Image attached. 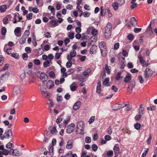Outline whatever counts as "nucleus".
<instances>
[{"label": "nucleus", "instance_id": "obj_1", "mask_svg": "<svg viewBox=\"0 0 157 157\" xmlns=\"http://www.w3.org/2000/svg\"><path fill=\"white\" fill-rule=\"evenodd\" d=\"M157 75V72L151 69L149 67L146 68L144 73V77L145 78H147L152 76H155Z\"/></svg>", "mask_w": 157, "mask_h": 157}, {"label": "nucleus", "instance_id": "obj_2", "mask_svg": "<svg viewBox=\"0 0 157 157\" xmlns=\"http://www.w3.org/2000/svg\"><path fill=\"white\" fill-rule=\"evenodd\" d=\"M99 47L102 56H105V55H104L103 53L104 51L106 52L107 51V48L106 46L105 43L103 41H101L99 43Z\"/></svg>", "mask_w": 157, "mask_h": 157}, {"label": "nucleus", "instance_id": "obj_3", "mask_svg": "<svg viewBox=\"0 0 157 157\" xmlns=\"http://www.w3.org/2000/svg\"><path fill=\"white\" fill-rule=\"evenodd\" d=\"M12 136L13 135L11 130L10 129H7L5 131L2 136V138H3V140H4V138L9 139L10 137Z\"/></svg>", "mask_w": 157, "mask_h": 157}, {"label": "nucleus", "instance_id": "obj_4", "mask_svg": "<svg viewBox=\"0 0 157 157\" xmlns=\"http://www.w3.org/2000/svg\"><path fill=\"white\" fill-rule=\"evenodd\" d=\"M10 73L8 71H6L0 77V82H3L8 78Z\"/></svg>", "mask_w": 157, "mask_h": 157}, {"label": "nucleus", "instance_id": "obj_5", "mask_svg": "<svg viewBox=\"0 0 157 157\" xmlns=\"http://www.w3.org/2000/svg\"><path fill=\"white\" fill-rule=\"evenodd\" d=\"M39 72V75H38V77L40 78V80L43 82L46 81L48 78L47 75L44 73Z\"/></svg>", "mask_w": 157, "mask_h": 157}, {"label": "nucleus", "instance_id": "obj_6", "mask_svg": "<svg viewBox=\"0 0 157 157\" xmlns=\"http://www.w3.org/2000/svg\"><path fill=\"white\" fill-rule=\"evenodd\" d=\"M10 154L13 156H18L21 155V153L17 149H11L10 150Z\"/></svg>", "mask_w": 157, "mask_h": 157}, {"label": "nucleus", "instance_id": "obj_7", "mask_svg": "<svg viewBox=\"0 0 157 157\" xmlns=\"http://www.w3.org/2000/svg\"><path fill=\"white\" fill-rule=\"evenodd\" d=\"M75 129V124L73 123H71L68 126L67 129V132L68 134L71 133Z\"/></svg>", "mask_w": 157, "mask_h": 157}, {"label": "nucleus", "instance_id": "obj_8", "mask_svg": "<svg viewBox=\"0 0 157 157\" xmlns=\"http://www.w3.org/2000/svg\"><path fill=\"white\" fill-rule=\"evenodd\" d=\"M84 123L83 121H80L78 123L76 129H79L81 131V132H82L84 130Z\"/></svg>", "mask_w": 157, "mask_h": 157}, {"label": "nucleus", "instance_id": "obj_9", "mask_svg": "<svg viewBox=\"0 0 157 157\" xmlns=\"http://www.w3.org/2000/svg\"><path fill=\"white\" fill-rule=\"evenodd\" d=\"M138 58L139 59L140 62L143 67H147L148 66V63H145L146 61L144 59L142 56H138Z\"/></svg>", "mask_w": 157, "mask_h": 157}, {"label": "nucleus", "instance_id": "obj_10", "mask_svg": "<svg viewBox=\"0 0 157 157\" xmlns=\"http://www.w3.org/2000/svg\"><path fill=\"white\" fill-rule=\"evenodd\" d=\"M21 28L19 27H16L14 30V33L15 35L17 37H19L21 35Z\"/></svg>", "mask_w": 157, "mask_h": 157}, {"label": "nucleus", "instance_id": "obj_11", "mask_svg": "<svg viewBox=\"0 0 157 157\" xmlns=\"http://www.w3.org/2000/svg\"><path fill=\"white\" fill-rule=\"evenodd\" d=\"M135 86V82H130V84L128 88V91L130 94L132 91V89Z\"/></svg>", "mask_w": 157, "mask_h": 157}, {"label": "nucleus", "instance_id": "obj_12", "mask_svg": "<svg viewBox=\"0 0 157 157\" xmlns=\"http://www.w3.org/2000/svg\"><path fill=\"white\" fill-rule=\"evenodd\" d=\"M54 86V83L51 80H48L46 83L47 87L48 89L53 88Z\"/></svg>", "mask_w": 157, "mask_h": 157}, {"label": "nucleus", "instance_id": "obj_13", "mask_svg": "<svg viewBox=\"0 0 157 157\" xmlns=\"http://www.w3.org/2000/svg\"><path fill=\"white\" fill-rule=\"evenodd\" d=\"M112 31H108V30L107 31H104V34L105 38L106 39H109L111 35Z\"/></svg>", "mask_w": 157, "mask_h": 157}, {"label": "nucleus", "instance_id": "obj_14", "mask_svg": "<svg viewBox=\"0 0 157 157\" xmlns=\"http://www.w3.org/2000/svg\"><path fill=\"white\" fill-rule=\"evenodd\" d=\"M81 102L78 101L76 102L74 104L73 107V109L75 110H77L79 108L81 104Z\"/></svg>", "mask_w": 157, "mask_h": 157}, {"label": "nucleus", "instance_id": "obj_15", "mask_svg": "<svg viewBox=\"0 0 157 157\" xmlns=\"http://www.w3.org/2000/svg\"><path fill=\"white\" fill-rule=\"evenodd\" d=\"M73 142L72 140H69L67 144L66 148L67 149H71L73 147Z\"/></svg>", "mask_w": 157, "mask_h": 157}, {"label": "nucleus", "instance_id": "obj_16", "mask_svg": "<svg viewBox=\"0 0 157 157\" xmlns=\"http://www.w3.org/2000/svg\"><path fill=\"white\" fill-rule=\"evenodd\" d=\"M97 46L95 45H93L90 48V52L91 54H93L96 52Z\"/></svg>", "mask_w": 157, "mask_h": 157}, {"label": "nucleus", "instance_id": "obj_17", "mask_svg": "<svg viewBox=\"0 0 157 157\" xmlns=\"http://www.w3.org/2000/svg\"><path fill=\"white\" fill-rule=\"evenodd\" d=\"M113 149L114 151L115 155H118V154L120 152V149L119 147H118V144H115V146L114 147Z\"/></svg>", "mask_w": 157, "mask_h": 157}, {"label": "nucleus", "instance_id": "obj_18", "mask_svg": "<svg viewBox=\"0 0 157 157\" xmlns=\"http://www.w3.org/2000/svg\"><path fill=\"white\" fill-rule=\"evenodd\" d=\"M49 129L50 130L51 133L52 135H56L57 133V131L56 130V127H53L52 126H50L49 127Z\"/></svg>", "mask_w": 157, "mask_h": 157}, {"label": "nucleus", "instance_id": "obj_19", "mask_svg": "<svg viewBox=\"0 0 157 157\" xmlns=\"http://www.w3.org/2000/svg\"><path fill=\"white\" fill-rule=\"evenodd\" d=\"M76 84L75 82H74L70 86L71 90L72 91H75L76 90L78 86L76 85Z\"/></svg>", "mask_w": 157, "mask_h": 157}, {"label": "nucleus", "instance_id": "obj_20", "mask_svg": "<svg viewBox=\"0 0 157 157\" xmlns=\"http://www.w3.org/2000/svg\"><path fill=\"white\" fill-rule=\"evenodd\" d=\"M26 38L27 36L24 35H23L20 38L19 40V43L21 44H24L25 42Z\"/></svg>", "mask_w": 157, "mask_h": 157}, {"label": "nucleus", "instance_id": "obj_21", "mask_svg": "<svg viewBox=\"0 0 157 157\" xmlns=\"http://www.w3.org/2000/svg\"><path fill=\"white\" fill-rule=\"evenodd\" d=\"M112 24L110 22H108L105 28L104 31H112Z\"/></svg>", "mask_w": 157, "mask_h": 157}, {"label": "nucleus", "instance_id": "obj_22", "mask_svg": "<svg viewBox=\"0 0 157 157\" xmlns=\"http://www.w3.org/2000/svg\"><path fill=\"white\" fill-rule=\"evenodd\" d=\"M101 83L100 81L98 82L97 86L96 92L98 93H100L101 92Z\"/></svg>", "mask_w": 157, "mask_h": 157}, {"label": "nucleus", "instance_id": "obj_23", "mask_svg": "<svg viewBox=\"0 0 157 157\" xmlns=\"http://www.w3.org/2000/svg\"><path fill=\"white\" fill-rule=\"evenodd\" d=\"M13 92L14 94H17L20 92V88L19 86H15L13 89Z\"/></svg>", "mask_w": 157, "mask_h": 157}, {"label": "nucleus", "instance_id": "obj_24", "mask_svg": "<svg viewBox=\"0 0 157 157\" xmlns=\"http://www.w3.org/2000/svg\"><path fill=\"white\" fill-rule=\"evenodd\" d=\"M131 24L134 26H136L137 24V21L136 18L134 17H132L131 19Z\"/></svg>", "mask_w": 157, "mask_h": 157}, {"label": "nucleus", "instance_id": "obj_25", "mask_svg": "<svg viewBox=\"0 0 157 157\" xmlns=\"http://www.w3.org/2000/svg\"><path fill=\"white\" fill-rule=\"evenodd\" d=\"M146 33L148 36L151 35L153 34L152 29L150 28H147L146 31Z\"/></svg>", "mask_w": 157, "mask_h": 157}, {"label": "nucleus", "instance_id": "obj_26", "mask_svg": "<svg viewBox=\"0 0 157 157\" xmlns=\"http://www.w3.org/2000/svg\"><path fill=\"white\" fill-rule=\"evenodd\" d=\"M131 79V76L129 74L128 75H127L126 76L124 80V82H129Z\"/></svg>", "mask_w": 157, "mask_h": 157}, {"label": "nucleus", "instance_id": "obj_27", "mask_svg": "<svg viewBox=\"0 0 157 157\" xmlns=\"http://www.w3.org/2000/svg\"><path fill=\"white\" fill-rule=\"evenodd\" d=\"M109 78H105V79L104 81L103 82V85H105L107 86H110V84L109 83Z\"/></svg>", "mask_w": 157, "mask_h": 157}, {"label": "nucleus", "instance_id": "obj_28", "mask_svg": "<svg viewBox=\"0 0 157 157\" xmlns=\"http://www.w3.org/2000/svg\"><path fill=\"white\" fill-rule=\"evenodd\" d=\"M49 22L53 27H55L58 25L57 21L54 20H51Z\"/></svg>", "mask_w": 157, "mask_h": 157}, {"label": "nucleus", "instance_id": "obj_29", "mask_svg": "<svg viewBox=\"0 0 157 157\" xmlns=\"http://www.w3.org/2000/svg\"><path fill=\"white\" fill-rule=\"evenodd\" d=\"M119 4L117 2H115L112 3V6L113 7L114 9L116 10L118 8Z\"/></svg>", "mask_w": 157, "mask_h": 157}, {"label": "nucleus", "instance_id": "obj_30", "mask_svg": "<svg viewBox=\"0 0 157 157\" xmlns=\"http://www.w3.org/2000/svg\"><path fill=\"white\" fill-rule=\"evenodd\" d=\"M19 17V14L18 13H16L14 14V16L13 18V23H16L17 22V19Z\"/></svg>", "mask_w": 157, "mask_h": 157}, {"label": "nucleus", "instance_id": "obj_31", "mask_svg": "<svg viewBox=\"0 0 157 157\" xmlns=\"http://www.w3.org/2000/svg\"><path fill=\"white\" fill-rule=\"evenodd\" d=\"M91 72V70L90 68H88L85 71L83 72V74L85 76H86L90 73Z\"/></svg>", "mask_w": 157, "mask_h": 157}, {"label": "nucleus", "instance_id": "obj_32", "mask_svg": "<svg viewBox=\"0 0 157 157\" xmlns=\"http://www.w3.org/2000/svg\"><path fill=\"white\" fill-rule=\"evenodd\" d=\"M121 72H118L116 75L115 78L116 80L118 81L120 78H122V77L121 76Z\"/></svg>", "mask_w": 157, "mask_h": 157}, {"label": "nucleus", "instance_id": "obj_33", "mask_svg": "<svg viewBox=\"0 0 157 157\" xmlns=\"http://www.w3.org/2000/svg\"><path fill=\"white\" fill-rule=\"evenodd\" d=\"M112 109L114 110H117L120 109V106L118 104H116L112 107Z\"/></svg>", "mask_w": 157, "mask_h": 157}, {"label": "nucleus", "instance_id": "obj_34", "mask_svg": "<svg viewBox=\"0 0 157 157\" xmlns=\"http://www.w3.org/2000/svg\"><path fill=\"white\" fill-rule=\"evenodd\" d=\"M142 104L140 105V107L139 109V114H140V115H142L143 114L144 108L142 107Z\"/></svg>", "mask_w": 157, "mask_h": 157}, {"label": "nucleus", "instance_id": "obj_35", "mask_svg": "<svg viewBox=\"0 0 157 157\" xmlns=\"http://www.w3.org/2000/svg\"><path fill=\"white\" fill-rule=\"evenodd\" d=\"M51 62L49 61L48 60H47L46 61H45L43 63V66L45 67L46 68L50 66V63Z\"/></svg>", "mask_w": 157, "mask_h": 157}, {"label": "nucleus", "instance_id": "obj_36", "mask_svg": "<svg viewBox=\"0 0 157 157\" xmlns=\"http://www.w3.org/2000/svg\"><path fill=\"white\" fill-rule=\"evenodd\" d=\"M48 9L51 11V13H53V15H55L54 12H55V10L54 7L52 6H48Z\"/></svg>", "mask_w": 157, "mask_h": 157}, {"label": "nucleus", "instance_id": "obj_37", "mask_svg": "<svg viewBox=\"0 0 157 157\" xmlns=\"http://www.w3.org/2000/svg\"><path fill=\"white\" fill-rule=\"evenodd\" d=\"M6 29L5 27H2L1 29V34L3 35H6Z\"/></svg>", "mask_w": 157, "mask_h": 157}, {"label": "nucleus", "instance_id": "obj_38", "mask_svg": "<svg viewBox=\"0 0 157 157\" xmlns=\"http://www.w3.org/2000/svg\"><path fill=\"white\" fill-rule=\"evenodd\" d=\"M70 54L72 56V57H74L76 55V52L75 50H71L70 52Z\"/></svg>", "mask_w": 157, "mask_h": 157}, {"label": "nucleus", "instance_id": "obj_39", "mask_svg": "<svg viewBox=\"0 0 157 157\" xmlns=\"http://www.w3.org/2000/svg\"><path fill=\"white\" fill-rule=\"evenodd\" d=\"M40 90L41 91V93L42 94L44 95L46 92V89L44 87H41L40 88Z\"/></svg>", "mask_w": 157, "mask_h": 157}, {"label": "nucleus", "instance_id": "obj_40", "mask_svg": "<svg viewBox=\"0 0 157 157\" xmlns=\"http://www.w3.org/2000/svg\"><path fill=\"white\" fill-rule=\"evenodd\" d=\"M6 5H2L0 6V11L2 12H4L6 11Z\"/></svg>", "mask_w": 157, "mask_h": 157}, {"label": "nucleus", "instance_id": "obj_41", "mask_svg": "<svg viewBox=\"0 0 157 157\" xmlns=\"http://www.w3.org/2000/svg\"><path fill=\"white\" fill-rule=\"evenodd\" d=\"M109 67L108 66V64H106L105 66V69L107 71V73L108 74H109L110 73V69L109 68Z\"/></svg>", "mask_w": 157, "mask_h": 157}, {"label": "nucleus", "instance_id": "obj_42", "mask_svg": "<svg viewBox=\"0 0 157 157\" xmlns=\"http://www.w3.org/2000/svg\"><path fill=\"white\" fill-rule=\"evenodd\" d=\"M141 124L138 123H136L134 125V127L137 130H139L141 127Z\"/></svg>", "mask_w": 157, "mask_h": 157}, {"label": "nucleus", "instance_id": "obj_43", "mask_svg": "<svg viewBox=\"0 0 157 157\" xmlns=\"http://www.w3.org/2000/svg\"><path fill=\"white\" fill-rule=\"evenodd\" d=\"M3 155H8L9 154L10 152V151H8L6 149H4L3 150Z\"/></svg>", "mask_w": 157, "mask_h": 157}, {"label": "nucleus", "instance_id": "obj_44", "mask_svg": "<svg viewBox=\"0 0 157 157\" xmlns=\"http://www.w3.org/2000/svg\"><path fill=\"white\" fill-rule=\"evenodd\" d=\"M78 56H80L79 58V59L82 62L84 61L86 59V57L85 56H82L80 55H78Z\"/></svg>", "mask_w": 157, "mask_h": 157}, {"label": "nucleus", "instance_id": "obj_45", "mask_svg": "<svg viewBox=\"0 0 157 157\" xmlns=\"http://www.w3.org/2000/svg\"><path fill=\"white\" fill-rule=\"evenodd\" d=\"M68 37L71 39H73L74 37V33L69 32L68 33Z\"/></svg>", "mask_w": 157, "mask_h": 157}, {"label": "nucleus", "instance_id": "obj_46", "mask_svg": "<svg viewBox=\"0 0 157 157\" xmlns=\"http://www.w3.org/2000/svg\"><path fill=\"white\" fill-rule=\"evenodd\" d=\"M33 62L36 65H39L40 64V60L37 59H34L33 60Z\"/></svg>", "mask_w": 157, "mask_h": 157}, {"label": "nucleus", "instance_id": "obj_47", "mask_svg": "<svg viewBox=\"0 0 157 157\" xmlns=\"http://www.w3.org/2000/svg\"><path fill=\"white\" fill-rule=\"evenodd\" d=\"M48 58L49 59V61L51 62L52 60L53 59L54 57L53 54H50L48 55Z\"/></svg>", "mask_w": 157, "mask_h": 157}, {"label": "nucleus", "instance_id": "obj_48", "mask_svg": "<svg viewBox=\"0 0 157 157\" xmlns=\"http://www.w3.org/2000/svg\"><path fill=\"white\" fill-rule=\"evenodd\" d=\"M113 152L112 151L110 150L107 153L106 155L108 157H111L113 156Z\"/></svg>", "mask_w": 157, "mask_h": 157}, {"label": "nucleus", "instance_id": "obj_49", "mask_svg": "<svg viewBox=\"0 0 157 157\" xmlns=\"http://www.w3.org/2000/svg\"><path fill=\"white\" fill-rule=\"evenodd\" d=\"M22 57L23 59L26 60L28 58V55L26 53H24L22 54Z\"/></svg>", "mask_w": 157, "mask_h": 157}, {"label": "nucleus", "instance_id": "obj_50", "mask_svg": "<svg viewBox=\"0 0 157 157\" xmlns=\"http://www.w3.org/2000/svg\"><path fill=\"white\" fill-rule=\"evenodd\" d=\"M85 141L86 143H90L91 141V138L88 136L86 137L85 139Z\"/></svg>", "mask_w": 157, "mask_h": 157}, {"label": "nucleus", "instance_id": "obj_51", "mask_svg": "<svg viewBox=\"0 0 157 157\" xmlns=\"http://www.w3.org/2000/svg\"><path fill=\"white\" fill-rule=\"evenodd\" d=\"M12 143L9 142L6 145V147L8 149H10L12 147Z\"/></svg>", "mask_w": 157, "mask_h": 157}, {"label": "nucleus", "instance_id": "obj_52", "mask_svg": "<svg viewBox=\"0 0 157 157\" xmlns=\"http://www.w3.org/2000/svg\"><path fill=\"white\" fill-rule=\"evenodd\" d=\"M33 17V14L32 13H30L27 14L26 16L27 19L29 20L31 19Z\"/></svg>", "mask_w": 157, "mask_h": 157}, {"label": "nucleus", "instance_id": "obj_53", "mask_svg": "<svg viewBox=\"0 0 157 157\" xmlns=\"http://www.w3.org/2000/svg\"><path fill=\"white\" fill-rule=\"evenodd\" d=\"M92 147L93 150L94 151H96L98 148L97 146L95 144H93L92 146Z\"/></svg>", "mask_w": 157, "mask_h": 157}, {"label": "nucleus", "instance_id": "obj_54", "mask_svg": "<svg viewBox=\"0 0 157 157\" xmlns=\"http://www.w3.org/2000/svg\"><path fill=\"white\" fill-rule=\"evenodd\" d=\"M72 65V63L71 61H68L66 64V66L67 68H69L71 67Z\"/></svg>", "mask_w": 157, "mask_h": 157}, {"label": "nucleus", "instance_id": "obj_55", "mask_svg": "<svg viewBox=\"0 0 157 157\" xmlns=\"http://www.w3.org/2000/svg\"><path fill=\"white\" fill-rule=\"evenodd\" d=\"M11 56L16 59H18L19 58V56L17 53L12 54Z\"/></svg>", "mask_w": 157, "mask_h": 157}, {"label": "nucleus", "instance_id": "obj_56", "mask_svg": "<svg viewBox=\"0 0 157 157\" xmlns=\"http://www.w3.org/2000/svg\"><path fill=\"white\" fill-rule=\"evenodd\" d=\"M4 58L2 56L0 55V66H1L4 61Z\"/></svg>", "mask_w": 157, "mask_h": 157}, {"label": "nucleus", "instance_id": "obj_57", "mask_svg": "<svg viewBox=\"0 0 157 157\" xmlns=\"http://www.w3.org/2000/svg\"><path fill=\"white\" fill-rule=\"evenodd\" d=\"M25 50L27 53H30L31 52V49L30 47H26L25 48Z\"/></svg>", "mask_w": 157, "mask_h": 157}, {"label": "nucleus", "instance_id": "obj_58", "mask_svg": "<svg viewBox=\"0 0 157 157\" xmlns=\"http://www.w3.org/2000/svg\"><path fill=\"white\" fill-rule=\"evenodd\" d=\"M138 80L141 83H142L144 82V80L142 76H139L138 77Z\"/></svg>", "mask_w": 157, "mask_h": 157}, {"label": "nucleus", "instance_id": "obj_59", "mask_svg": "<svg viewBox=\"0 0 157 157\" xmlns=\"http://www.w3.org/2000/svg\"><path fill=\"white\" fill-rule=\"evenodd\" d=\"M95 116H92L90 117L89 121V122L90 124L93 123L94 121L95 120Z\"/></svg>", "mask_w": 157, "mask_h": 157}, {"label": "nucleus", "instance_id": "obj_60", "mask_svg": "<svg viewBox=\"0 0 157 157\" xmlns=\"http://www.w3.org/2000/svg\"><path fill=\"white\" fill-rule=\"evenodd\" d=\"M120 46L119 44L118 43H116L114 46V49L115 50H117L119 48Z\"/></svg>", "mask_w": 157, "mask_h": 157}, {"label": "nucleus", "instance_id": "obj_61", "mask_svg": "<svg viewBox=\"0 0 157 157\" xmlns=\"http://www.w3.org/2000/svg\"><path fill=\"white\" fill-rule=\"evenodd\" d=\"M9 65L8 64H6L4 65V67L2 68L1 71H5L8 68Z\"/></svg>", "mask_w": 157, "mask_h": 157}, {"label": "nucleus", "instance_id": "obj_62", "mask_svg": "<svg viewBox=\"0 0 157 157\" xmlns=\"http://www.w3.org/2000/svg\"><path fill=\"white\" fill-rule=\"evenodd\" d=\"M25 77V72H24L21 74L20 75V77L21 79L23 80L24 79Z\"/></svg>", "mask_w": 157, "mask_h": 157}, {"label": "nucleus", "instance_id": "obj_63", "mask_svg": "<svg viewBox=\"0 0 157 157\" xmlns=\"http://www.w3.org/2000/svg\"><path fill=\"white\" fill-rule=\"evenodd\" d=\"M128 39L130 40H132L134 39V36L132 34H129L128 36Z\"/></svg>", "mask_w": 157, "mask_h": 157}, {"label": "nucleus", "instance_id": "obj_64", "mask_svg": "<svg viewBox=\"0 0 157 157\" xmlns=\"http://www.w3.org/2000/svg\"><path fill=\"white\" fill-rule=\"evenodd\" d=\"M75 31L78 33H79L81 31V27H76L75 29Z\"/></svg>", "mask_w": 157, "mask_h": 157}]
</instances>
